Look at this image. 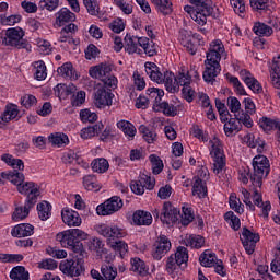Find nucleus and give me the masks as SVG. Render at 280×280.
Here are the masks:
<instances>
[{
  "mask_svg": "<svg viewBox=\"0 0 280 280\" xmlns=\"http://www.w3.org/2000/svg\"><path fill=\"white\" fill-rule=\"evenodd\" d=\"M173 257L177 260V262L183 266V264H187L189 261V252L185 246H178Z\"/></svg>",
  "mask_w": 280,
  "mask_h": 280,
  "instance_id": "54",
  "label": "nucleus"
},
{
  "mask_svg": "<svg viewBox=\"0 0 280 280\" xmlns=\"http://www.w3.org/2000/svg\"><path fill=\"white\" fill-rule=\"evenodd\" d=\"M34 207H28L27 203L24 201V207H16L13 214L12 220L13 222H21V220H25L27 215H30V211H32Z\"/></svg>",
  "mask_w": 280,
  "mask_h": 280,
  "instance_id": "48",
  "label": "nucleus"
},
{
  "mask_svg": "<svg viewBox=\"0 0 280 280\" xmlns=\"http://www.w3.org/2000/svg\"><path fill=\"white\" fill-rule=\"evenodd\" d=\"M80 119L83 124H93L97 119V114L95 112H91V109H81L80 110Z\"/></svg>",
  "mask_w": 280,
  "mask_h": 280,
  "instance_id": "60",
  "label": "nucleus"
},
{
  "mask_svg": "<svg viewBox=\"0 0 280 280\" xmlns=\"http://www.w3.org/2000/svg\"><path fill=\"white\" fill-rule=\"evenodd\" d=\"M86 102V92L79 91L71 96V106L80 107Z\"/></svg>",
  "mask_w": 280,
  "mask_h": 280,
  "instance_id": "62",
  "label": "nucleus"
},
{
  "mask_svg": "<svg viewBox=\"0 0 280 280\" xmlns=\"http://www.w3.org/2000/svg\"><path fill=\"white\" fill-rule=\"evenodd\" d=\"M187 246H190V248H196L197 250L199 248H202L205 246V237L201 235H191L188 240Z\"/></svg>",
  "mask_w": 280,
  "mask_h": 280,
  "instance_id": "61",
  "label": "nucleus"
},
{
  "mask_svg": "<svg viewBox=\"0 0 280 280\" xmlns=\"http://www.w3.org/2000/svg\"><path fill=\"white\" fill-rule=\"evenodd\" d=\"M152 213L153 218L160 220L165 226H174L180 220V209L174 207L170 201H165L161 210L154 209Z\"/></svg>",
  "mask_w": 280,
  "mask_h": 280,
  "instance_id": "9",
  "label": "nucleus"
},
{
  "mask_svg": "<svg viewBox=\"0 0 280 280\" xmlns=\"http://www.w3.org/2000/svg\"><path fill=\"white\" fill-rule=\"evenodd\" d=\"M156 110H159V113L162 110L163 115L166 117H176V115H178V107L167 101L161 102Z\"/></svg>",
  "mask_w": 280,
  "mask_h": 280,
  "instance_id": "39",
  "label": "nucleus"
},
{
  "mask_svg": "<svg viewBox=\"0 0 280 280\" xmlns=\"http://www.w3.org/2000/svg\"><path fill=\"white\" fill-rule=\"evenodd\" d=\"M175 86H191V74H189L187 67H180L175 78Z\"/></svg>",
  "mask_w": 280,
  "mask_h": 280,
  "instance_id": "31",
  "label": "nucleus"
},
{
  "mask_svg": "<svg viewBox=\"0 0 280 280\" xmlns=\"http://www.w3.org/2000/svg\"><path fill=\"white\" fill-rule=\"evenodd\" d=\"M61 218L62 222H65L67 226H80L82 224L80 213L69 207L62 208Z\"/></svg>",
  "mask_w": 280,
  "mask_h": 280,
  "instance_id": "16",
  "label": "nucleus"
},
{
  "mask_svg": "<svg viewBox=\"0 0 280 280\" xmlns=\"http://www.w3.org/2000/svg\"><path fill=\"white\" fill-rule=\"evenodd\" d=\"M218 260V256L215 253H212L209 249H206L200 256H199V262L203 268H213L215 266V261Z\"/></svg>",
  "mask_w": 280,
  "mask_h": 280,
  "instance_id": "37",
  "label": "nucleus"
},
{
  "mask_svg": "<svg viewBox=\"0 0 280 280\" xmlns=\"http://www.w3.org/2000/svg\"><path fill=\"white\" fill-rule=\"evenodd\" d=\"M149 161L151 163L152 174L159 176V174L163 172V167H165L163 164V160H161V158L156 154H151L149 156Z\"/></svg>",
  "mask_w": 280,
  "mask_h": 280,
  "instance_id": "52",
  "label": "nucleus"
},
{
  "mask_svg": "<svg viewBox=\"0 0 280 280\" xmlns=\"http://www.w3.org/2000/svg\"><path fill=\"white\" fill-rule=\"evenodd\" d=\"M141 47L150 58L159 55V45L148 37H141Z\"/></svg>",
  "mask_w": 280,
  "mask_h": 280,
  "instance_id": "33",
  "label": "nucleus"
},
{
  "mask_svg": "<svg viewBox=\"0 0 280 280\" xmlns=\"http://www.w3.org/2000/svg\"><path fill=\"white\" fill-rule=\"evenodd\" d=\"M97 233L108 240L110 248H113L115 255L120 257V259H124L128 255V243L120 241L128 235L126 229L116 224H101L97 228Z\"/></svg>",
  "mask_w": 280,
  "mask_h": 280,
  "instance_id": "2",
  "label": "nucleus"
},
{
  "mask_svg": "<svg viewBox=\"0 0 280 280\" xmlns=\"http://www.w3.org/2000/svg\"><path fill=\"white\" fill-rule=\"evenodd\" d=\"M180 222L183 226H189L194 220H196V214L194 213V208L183 207L182 214H179Z\"/></svg>",
  "mask_w": 280,
  "mask_h": 280,
  "instance_id": "47",
  "label": "nucleus"
},
{
  "mask_svg": "<svg viewBox=\"0 0 280 280\" xmlns=\"http://www.w3.org/2000/svg\"><path fill=\"white\" fill-rule=\"evenodd\" d=\"M252 32H254L256 36H259V37L265 36L266 38H270V36L275 34V30H272L271 26L267 25L264 22H255L253 25Z\"/></svg>",
  "mask_w": 280,
  "mask_h": 280,
  "instance_id": "30",
  "label": "nucleus"
},
{
  "mask_svg": "<svg viewBox=\"0 0 280 280\" xmlns=\"http://www.w3.org/2000/svg\"><path fill=\"white\" fill-rule=\"evenodd\" d=\"M34 67V78L38 82H43V80L47 79V66L45 65V61L38 60L33 62Z\"/></svg>",
  "mask_w": 280,
  "mask_h": 280,
  "instance_id": "41",
  "label": "nucleus"
},
{
  "mask_svg": "<svg viewBox=\"0 0 280 280\" xmlns=\"http://www.w3.org/2000/svg\"><path fill=\"white\" fill-rule=\"evenodd\" d=\"M209 152L213 159V173L222 174V170L226 167V155L224 154V144L218 137H213L209 141Z\"/></svg>",
  "mask_w": 280,
  "mask_h": 280,
  "instance_id": "8",
  "label": "nucleus"
},
{
  "mask_svg": "<svg viewBox=\"0 0 280 280\" xmlns=\"http://www.w3.org/2000/svg\"><path fill=\"white\" fill-rule=\"evenodd\" d=\"M253 202L255 207L261 209L264 220H268L270 211L272 210V205L270 203V201L264 202V197L257 188L254 189Z\"/></svg>",
  "mask_w": 280,
  "mask_h": 280,
  "instance_id": "17",
  "label": "nucleus"
},
{
  "mask_svg": "<svg viewBox=\"0 0 280 280\" xmlns=\"http://www.w3.org/2000/svg\"><path fill=\"white\" fill-rule=\"evenodd\" d=\"M101 273L103 275L101 280H115L117 279V267H114L110 262L103 264L101 266Z\"/></svg>",
  "mask_w": 280,
  "mask_h": 280,
  "instance_id": "43",
  "label": "nucleus"
},
{
  "mask_svg": "<svg viewBox=\"0 0 280 280\" xmlns=\"http://www.w3.org/2000/svg\"><path fill=\"white\" fill-rule=\"evenodd\" d=\"M259 126L265 132H271V130H280V121L277 119L262 116L259 119Z\"/></svg>",
  "mask_w": 280,
  "mask_h": 280,
  "instance_id": "40",
  "label": "nucleus"
},
{
  "mask_svg": "<svg viewBox=\"0 0 280 280\" xmlns=\"http://www.w3.org/2000/svg\"><path fill=\"white\" fill-rule=\"evenodd\" d=\"M113 97H115V94H113L110 90L98 88L94 93V104L97 106V108L113 106Z\"/></svg>",
  "mask_w": 280,
  "mask_h": 280,
  "instance_id": "14",
  "label": "nucleus"
},
{
  "mask_svg": "<svg viewBox=\"0 0 280 280\" xmlns=\"http://www.w3.org/2000/svg\"><path fill=\"white\" fill-rule=\"evenodd\" d=\"M144 71L152 82L164 84L168 93H174V91H176V77L174 72L170 70L161 72V68L152 61H147L144 63Z\"/></svg>",
  "mask_w": 280,
  "mask_h": 280,
  "instance_id": "3",
  "label": "nucleus"
},
{
  "mask_svg": "<svg viewBox=\"0 0 280 280\" xmlns=\"http://www.w3.org/2000/svg\"><path fill=\"white\" fill-rule=\"evenodd\" d=\"M102 130H104V124L100 121L93 126L83 128L80 132V137L81 139H93L95 136L100 137Z\"/></svg>",
  "mask_w": 280,
  "mask_h": 280,
  "instance_id": "29",
  "label": "nucleus"
},
{
  "mask_svg": "<svg viewBox=\"0 0 280 280\" xmlns=\"http://www.w3.org/2000/svg\"><path fill=\"white\" fill-rule=\"evenodd\" d=\"M225 79L230 84H232L234 89V93H236V95H243V96L248 95V93H246V89L244 88V84H242V81H240L237 77L231 73H226Z\"/></svg>",
  "mask_w": 280,
  "mask_h": 280,
  "instance_id": "38",
  "label": "nucleus"
},
{
  "mask_svg": "<svg viewBox=\"0 0 280 280\" xmlns=\"http://www.w3.org/2000/svg\"><path fill=\"white\" fill-rule=\"evenodd\" d=\"M83 186L88 191H98L97 177L95 175H85L83 177Z\"/></svg>",
  "mask_w": 280,
  "mask_h": 280,
  "instance_id": "55",
  "label": "nucleus"
},
{
  "mask_svg": "<svg viewBox=\"0 0 280 280\" xmlns=\"http://www.w3.org/2000/svg\"><path fill=\"white\" fill-rule=\"evenodd\" d=\"M259 240H261L259 233H255L246 226L242 229L241 242L247 255H253V253H255V248H257V242H259Z\"/></svg>",
  "mask_w": 280,
  "mask_h": 280,
  "instance_id": "13",
  "label": "nucleus"
},
{
  "mask_svg": "<svg viewBox=\"0 0 280 280\" xmlns=\"http://www.w3.org/2000/svg\"><path fill=\"white\" fill-rule=\"evenodd\" d=\"M89 234L80 229H70L59 232L56 235V241L59 242L62 248L72 250L74 256L70 259L62 260L59 265V270L67 277H80L84 272V257L86 250L82 244V240H86Z\"/></svg>",
  "mask_w": 280,
  "mask_h": 280,
  "instance_id": "1",
  "label": "nucleus"
},
{
  "mask_svg": "<svg viewBox=\"0 0 280 280\" xmlns=\"http://www.w3.org/2000/svg\"><path fill=\"white\" fill-rule=\"evenodd\" d=\"M12 237H30L34 235V225L30 223H20L12 228Z\"/></svg>",
  "mask_w": 280,
  "mask_h": 280,
  "instance_id": "25",
  "label": "nucleus"
},
{
  "mask_svg": "<svg viewBox=\"0 0 280 280\" xmlns=\"http://www.w3.org/2000/svg\"><path fill=\"white\" fill-rule=\"evenodd\" d=\"M54 93L56 97H59V100H67L69 95H73L75 93V86L73 84H65V83H58L54 88Z\"/></svg>",
  "mask_w": 280,
  "mask_h": 280,
  "instance_id": "27",
  "label": "nucleus"
},
{
  "mask_svg": "<svg viewBox=\"0 0 280 280\" xmlns=\"http://www.w3.org/2000/svg\"><path fill=\"white\" fill-rule=\"evenodd\" d=\"M230 209L237 213L238 215H242L244 213V203H242V200L237 198V194L234 192V195L230 196L229 199Z\"/></svg>",
  "mask_w": 280,
  "mask_h": 280,
  "instance_id": "53",
  "label": "nucleus"
},
{
  "mask_svg": "<svg viewBox=\"0 0 280 280\" xmlns=\"http://www.w3.org/2000/svg\"><path fill=\"white\" fill-rule=\"evenodd\" d=\"M16 190L21 196H26L25 203L27 207H36L40 198V186L34 182H25V174L18 172L13 182Z\"/></svg>",
  "mask_w": 280,
  "mask_h": 280,
  "instance_id": "4",
  "label": "nucleus"
},
{
  "mask_svg": "<svg viewBox=\"0 0 280 280\" xmlns=\"http://www.w3.org/2000/svg\"><path fill=\"white\" fill-rule=\"evenodd\" d=\"M24 37L25 31L20 26L8 28L4 33H1V40L4 47H14V49H26V51H30L32 45Z\"/></svg>",
  "mask_w": 280,
  "mask_h": 280,
  "instance_id": "5",
  "label": "nucleus"
},
{
  "mask_svg": "<svg viewBox=\"0 0 280 280\" xmlns=\"http://www.w3.org/2000/svg\"><path fill=\"white\" fill-rule=\"evenodd\" d=\"M23 16H21L20 14H13V15H5V14H1L0 15V23L1 25H16V23H21Z\"/></svg>",
  "mask_w": 280,
  "mask_h": 280,
  "instance_id": "59",
  "label": "nucleus"
},
{
  "mask_svg": "<svg viewBox=\"0 0 280 280\" xmlns=\"http://www.w3.org/2000/svg\"><path fill=\"white\" fill-rule=\"evenodd\" d=\"M57 73L65 80H78V74H75L73 63L71 62H65L61 67L57 69Z\"/></svg>",
  "mask_w": 280,
  "mask_h": 280,
  "instance_id": "32",
  "label": "nucleus"
},
{
  "mask_svg": "<svg viewBox=\"0 0 280 280\" xmlns=\"http://www.w3.org/2000/svg\"><path fill=\"white\" fill-rule=\"evenodd\" d=\"M271 82L275 89H280V66L272 67Z\"/></svg>",
  "mask_w": 280,
  "mask_h": 280,
  "instance_id": "64",
  "label": "nucleus"
},
{
  "mask_svg": "<svg viewBox=\"0 0 280 280\" xmlns=\"http://www.w3.org/2000/svg\"><path fill=\"white\" fill-rule=\"evenodd\" d=\"M145 93L149 97V102L151 101L153 103V110L155 113H159V109H156V107L162 102L163 97H165V91L159 88H149L147 89Z\"/></svg>",
  "mask_w": 280,
  "mask_h": 280,
  "instance_id": "26",
  "label": "nucleus"
},
{
  "mask_svg": "<svg viewBox=\"0 0 280 280\" xmlns=\"http://www.w3.org/2000/svg\"><path fill=\"white\" fill-rule=\"evenodd\" d=\"M141 37L127 33L125 36V50L127 54H143L141 50Z\"/></svg>",
  "mask_w": 280,
  "mask_h": 280,
  "instance_id": "19",
  "label": "nucleus"
},
{
  "mask_svg": "<svg viewBox=\"0 0 280 280\" xmlns=\"http://www.w3.org/2000/svg\"><path fill=\"white\" fill-rule=\"evenodd\" d=\"M252 165L254 172L250 174V183L254 187L261 189L264 178H268L270 174V160L266 155L258 154L254 156Z\"/></svg>",
  "mask_w": 280,
  "mask_h": 280,
  "instance_id": "6",
  "label": "nucleus"
},
{
  "mask_svg": "<svg viewBox=\"0 0 280 280\" xmlns=\"http://www.w3.org/2000/svg\"><path fill=\"white\" fill-rule=\"evenodd\" d=\"M191 5H196V14L192 18L198 21V25H207V19L211 16L212 19H218V8L213 4V0H189Z\"/></svg>",
  "mask_w": 280,
  "mask_h": 280,
  "instance_id": "7",
  "label": "nucleus"
},
{
  "mask_svg": "<svg viewBox=\"0 0 280 280\" xmlns=\"http://www.w3.org/2000/svg\"><path fill=\"white\" fill-rule=\"evenodd\" d=\"M172 250V241L167 235L160 234L153 244L152 257L155 261H161L167 253Z\"/></svg>",
  "mask_w": 280,
  "mask_h": 280,
  "instance_id": "10",
  "label": "nucleus"
},
{
  "mask_svg": "<svg viewBox=\"0 0 280 280\" xmlns=\"http://www.w3.org/2000/svg\"><path fill=\"white\" fill-rule=\"evenodd\" d=\"M139 132H141V135H142L144 141H147V143H154L156 141V132H154L147 126L141 125L139 127Z\"/></svg>",
  "mask_w": 280,
  "mask_h": 280,
  "instance_id": "58",
  "label": "nucleus"
},
{
  "mask_svg": "<svg viewBox=\"0 0 280 280\" xmlns=\"http://www.w3.org/2000/svg\"><path fill=\"white\" fill-rule=\"evenodd\" d=\"M11 280H30V271L25 270L23 266L13 267L10 271Z\"/></svg>",
  "mask_w": 280,
  "mask_h": 280,
  "instance_id": "50",
  "label": "nucleus"
},
{
  "mask_svg": "<svg viewBox=\"0 0 280 280\" xmlns=\"http://www.w3.org/2000/svg\"><path fill=\"white\" fill-rule=\"evenodd\" d=\"M51 209H54V207L49 201L44 200L37 203V215L42 222H47V220L51 218Z\"/></svg>",
  "mask_w": 280,
  "mask_h": 280,
  "instance_id": "35",
  "label": "nucleus"
},
{
  "mask_svg": "<svg viewBox=\"0 0 280 280\" xmlns=\"http://www.w3.org/2000/svg\"><path fill=\"white\" fill-rule=\"evenodd\" d=\"M215 106L220 116L221 124L229 121V117H231V112H229L226 104L222 102V100L215 98Z\"/></svg>",
  "mask_w": 280,
  "mask_h": 280,
  "instance_id": "49",
  "label": "nucleus"
},
{
  "mask_svg": "<svg viewBox=\"0 0 280 280\" xmlns=\"http://www.w3.org/2000/svg\"><path fill=\"white\" fill-rule=\"evenodd\" d=\"M271 272L275 275H280V244L277 247V253L275 259L271 261Z\"/></svg>",
  "mask_w": 280,
  "mask_h": 280,
  "instance_id": "63",
  "label": "nucleus"
},
{
  "mask_svg": "<svg viewBox=\"0 0 280 280\" xmlns=\"http://www.w3.org/2000/svg\"><path fill=\"white\" fill-rule=\"evenodd\" d=\"M205 70L202 72V79L206 84L213 86L215 84V78L222 72V66L220 61L212 59H205Z\"/></svg>",
  "mask_w": 280,
  "mask_h": 280,
  "instance_id": "11",
  "label": "nucleus"
},
{
  "mask_svg": "<svg viewBox=\"0 0 280 280\" xmlns=\"http://www.w3.org/2000/svg\"><path fill=\"white\" fill-rule=\"evenodd\" d=\"M124 207V201L119 196H113L107 199L105 202L96 207L97 215H113L116 211H119Z\"/></svg>",
  "mask_w": 280,
  "mask_h": 280,
  "instance_id": "12",
  "label": "nucleus"
},
{
  "mask_svg": "<svg viewBox=\"0 0 280 280\" xmlns=\"http://www.w3.org/2000/svg\"><path fill=\"white\" fill-rule=\"evenodd\" d=\"M222 54H224V44L221 39H215L210 43L208 52L206 54V60H222Z\"/></svg>",
  "mask_w": 280,
  "mask_h": 280,
  "instance_id": "18",
  "label": "nucleus"
},
{
  "mask_svg": "<svg viewBox=\"0 0 280 280\" xmlns=\"http://www.w3.org/2000/svg\"><path fill=\"white\" fill-rule=\"evenodd\" d=\"M116 126L118 130H121V132H124L125 137H127L129 141H132V139H135L137 135V127H135L132 122L128 120H119Z\"/></svg>",
  "mask_w": 280,
  "mask_h": 280,
  "instance_id": "28",
  "label": "nucleus"
},
{
  "mask_svg": "<svg viewBox=\"0 0 280 280\" xmlns=\"http://www.w3.org/2000/svg\"><path fill=\"white\" fill-rule=\"evenodd\" d=\"M191 195L199 200H205L209 196V188L207 187V180L202 179L198 175H195L191 180Z\"/></svg>",
  "mask_w": 280,
  "mask_h": 280,
  "instance_id": "15",
  "label": "nucleus"
},
{
  "mask_svg": "<svg viewBox=\"0 0 280 280\" xmlns=\"http://www.w3.org/2000/svg\"><path fill=\"white\" fill-rule=\"evenodd\" d=\"M150 177L131 180L130 189L136 196H143L145 194V186L148 185Z\"/></svg>",
  "mask_w": 280,
  "mask_h": 280,
  "instance_id": "46",
  "label": "nucleus"
},
{
  "mask_svg": "<svg viewBox=\"0 0 280 280\" xmlns=\"http://www.w3.org/2000/svg\"><path fill=\"white\" fill-rule=\"evenodd\" d=\"M131 271L137 272V275H140V277H145L148 275L150 268L148 265H145V261H143L139 257L131 258Z\"/></svg>",
  "mask_w": 280,
  "mask_h": 280,
  "instance_id": "36",
  "label": "nucleus"
},
{
  "mask_svg": "<svg viewBox=\"0 0 280 280\" xmlns=\"http://www.w3.org/2000/svg\"><path fill=\"white\" fill-rule=\"evenodd\" d=\"M77 16L75 13L71 12V10L67 8H61L57 13H56V24L59 27H65L67 23H73L75 21Z\"/></svg>",
  "mask_w": 280,
  "mask_h": 280,
  "instance_id": "23",
  "label": "nucleus"
},
{
  "mask_svg": "<svg viewBox=\"0 0 280 280\" xmlns=\"http://www.w3.org/2000/svg\"><path fill=\"white\" fill-rule=\"evenodd\" d=\"M113 71V68L108 63H101L94 67H91L89 70L90 78H94V80H103L104 78H107V75H110V72Z\"/></svg>",
  "mask_w": 280,
  "mask_h": 280,
  "instance_id": "20",
  "label": "nucleus"
},
{
  "mask_svg": "<svg viewBox=\"0 0 280 280\" xmlns=\"http://www.w3.org/2000/svg\"><path fill=\"white\" fill-rule=\"evenodd\" d=\"M223 130L224 135L228 137H233V135H237V132L242 130V125L237 115H234V117L233 115L229 116L228 121L224 122Z\"/></svg>",
  "mask_w": 280,
  "mask_h": 280,
  "instance_id": "22",
  "label": "nucleus"
},
{
  "mask_svg": "<svg viewBox=\"0 0 280 280\" xmlns=\"http://www.w3.org/2000/svg\"><path fill=\"white\" fill-rule=\"evenodd\" d=\"M153 5H155L158 12L163 14V16H168V14H172L174 12V9L172 8V1L170 0H152Z\"/></svg>",
  "mask_w": 280,
  "mask_h": 280,
  "instance_id": "42",
  "label": "nucleus"
},
{
  "mask_svg": "<svg viewBox=\"0 0 280 280\" xmlns=\"http://www.w3.org/2000/svg\"><path fill=\"white\" fill-rule=\"evenodd\" d=\"M16 117H19V106L14 104H8L1 115V120L8 124L9 121H12V119H16Z\"/></svg>",
  "mask_w": 280,
  "mask_h": 280,
  "instance_id": "44",
  "label": "nucleus"
},
{
  "mask_svg": "<svg viewBox=\"0 0 280 280\" xmlns=\"http://www.w3.org/2000/svg\"><path fill=\"white\" fill-rule=\"evenodd\" d=\"M48 141L56 148H65L66 145H69V136L61 132L50 133L48 136Z\"/></svg>",
  "mask_w": 280,
  "mask_h": 280,
  "instance_id": "34",
  "label": "nucleus"
},
{
  "mask_svg": "<svg viewBox=\"0 0 280 280\" xmlns=\"http://www.w3.org/2000/svg\"><path fill=\"white\" fill-rule=\"evenodd\" d=\"M60 5V0H40L38 3L39 10H47V12H56Z\"/></svg>",
  "mask_w": 280,
  "mask_h": 280,
  "instance_id": "57",
  "label": "nucleus"
},
{
  "mask_svg": "<svg viewBox=\"0 0 280 280\" xmlns=\"http://www.w3.org/2000/svg\"><path fill=\"white\" fill-rule=\"evenodd\" d=\"M249 5L255 12H272L277 5L272 0H249Z\"/></svg>",
  "mask_w": 280,
  "mask_h": 280,
  "instance_id": "21",
  "label": "nucleus"
},
{
  "mask_svg": "<svg viewBox=\"0 0 280 280\" xmlns=\"http://www.w3.org/2000/svg\"><path fill=\"white\" fill-rule=\"evenodd\" d=\"M132 222L136 226H150L152 224V213L145 210H136L132 214Z\"/></svg>",
  "mask_w": 280,
  "mask_h": 280,
  "instance_id": "24",
  "label": "nucleus"
},
{
  "mask_svg": "<svg viewBox=\"0 0 280 280\" xmlns=\"http://www.w3.org/2000/svg\"><path fill=\"white\" fill-rule=\"evenodd\" d=\"M91 165H92L93 172H96L97 174H106V172H108V168L110 167L108 160L104 158L94 159Z\"/></svg>",
  "mask_w": 280,
  "mask_h": 280,
  "instance_id": "45",
  "label": "nucleus"
},
{
  "mask_svg": "<svg viewBox=\"0 0 280 280\" xmlns=\"http://www.w3.org/2000/svg\"><path fill=\"white\" fill-rule=\"evenodd\" d=\"M25 257L22 254H0L2 264H21Z\"/></svg>",
  "mask_w": 280,
  "mask_h": 280,
  "instance_id": "56",
  "label": "nucleus"
},
{
  "mask_svg": "<svg viewBox=\"0 0 280 280\" xmlns=\"http://www.w3.org/2000/svg\"><path fill=\"white\" fill-rule=\"evenodd\" d=\"M224 220L233 229V231H240L242 229V221L235 215L234 211H228L224 214Z\"/></svg>",
  "mask_w": 280,
  "mask_h": 280,
  "instance_id": "51",
  "label": "nucleus"
}]
</instances>
